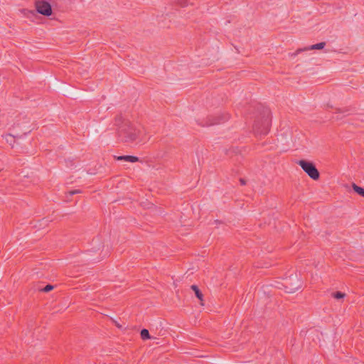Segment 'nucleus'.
Here are the masks:
<instances>
[{
	"mask_svg": "<svg viewBox=\"0 0 364 364\" xmlns=\"http://www.w3.org/2000/svg\"><path fill=\"white\" fill-rule=\"evenodd\" d=\"M297 164L311 179L314 181H318L319 179L320 173L312 161L301 159L297 162Z\"/></svg>",
	"mask_w": 364,
	"mask_h": 364,
	"instance_id": "obj_2",
	"label": "nucleus"
},
{
	"mask_svg": "<svg viewBox=\"0 0 364 364\" xmlns=\"http://www.w3.org/2000/svg\"><path fill=\"white\" fill-rule=\"evenodd\" d=\"M118 137L125 142H134L136 140L139 131L128 122H122L117 129Z\"/></svg>",
	"mask_w": 364,
	"mask_h": 364,
	"instance_id": "obj_1",
	"label": "nucleus"
},
{
	"mask_svg": "<svg viewBox=\"0 0 364 364\" xmlns=\"http://www.w3.org/2000/svg\"><path fill=\"white\" fill-rule=\"evenodd\" d=\"M299 288H300V286H299V285H297V286L294 288V290H298Z\"/></svg>",
	"mask_w": 364,
	"mask_h": 364,
	"instance_id": "obj_12",
	"label": "nucleus"
},
{
	"mask_svg": "<svg viewBox=\"0 0 364 364\" xmlns=\"http://www.w3.org/2000/svg\"><path fill=\"white\" fill-rule=\"evenodd\" d=\"M36 9L40 14L50 16L52 14V8L49 2L46 0H36L35 2Z\"/></svg>",
	"mask_w": 364,
	"mask_h": 364,
	"instance_id": "obj_3",
	"label": "nucleus"
},
{
	"mask_svg": "<svg viewBox=\"0 0 364 364\" xmlns=\"http://www.w3.org/2000/svg\"><path fill=\"white\" fill-rule=\"evenodd\" d=\"M140 335H141V338L143 340H146V339L150 338L149 333L147 329H142L141 331Z\"/></svg>",
	"mask_w": 364,
	"mask_h": 364,
	"instance_id": "obj_9",
	"label": "nucleus"
},
{
	"mask_svg": "<svg viewBox=\"0 0 364 364\" xmlns=\"http://www.w3.org/2000/svg\"><path fill=\"white\" fill-rule=\"evenodd\" d=\"M53 289V287L52 285L48 284V285H46V286L43 288V291H45V292H48V291H50V290H52Z\"/></svg>",
	"mask_w": 364,
	"mask_h": 364,
	"instance_id": "obj_10",
	"label": "nucleus"
},
{
	"mask_svg": "<svg viewBox=\"0 0 364 364\" xmlns=\"http://www.w3.org/2000/svg\"><path fill=\"white\" fill-rule=\"evenodd\" d=\"M191 289L193 291L196 297L198 299L200 305L204 306V296L198 286L192 285Z\"/></svg>",
	"mask_w": 364,
	"mask_h": 364,
	"instance_id": "obj_4",
	"label": "nucleus"
},
{
	"mask_svg": "<svg viewBox=\"0 0 364 364\" xmlns=\"http://www.w3.org/2000/svg\"><path fill=\"white\" fill-rule=\"evenodd\" d=\"M119 161H125L131 163H134L139 161V158L134 156H119L117 158Z\"/></svg>",
	"mask_w": 364,
	"mask_h": 364,
	"instance_id": "obj_5",
	"label": "nucleus"
},
{
	"mask_svg": "<svg viewBox=\"0 0 364 364\" xmlns=\"http://www.w3.org/2000/svg\"><path fill=\"white\" fill-rule=\"evenodd\" d=\"M78 193H80L79 190H75V191L70 192V195H73V194Z\"/></svg>",
	"mask_w": 364,
	"mask_h": 364,
	"instance_id": "obj_11",
	"label": "nucleus"
},
{
	"mask_svg": "<svg viewBox=\"0 0 364 364\" xmlns=\"http://www.w3.org/2000/svg\"><path fill=\"white\" fill-rule=\"evenodd\" d=\"M332 295L334 299H338V300L343 299L346 296L345 293L341 292V291H336V292L333 293Z\"/></svg>",
	"mask_w": 364,
	"mask_h": 364,
	"instance_id": "obj_8",
	"label": "nucleus"
},
{
	"mask_svg": "<svg viewBox=\"0 0 364 364\" xmlns=\"http://www.w3.org/2000/svg\"><path fill=\"white\" fill-rule=\"evenodd\" d=\"M353 191L360 195V196L364 198V188L362 187H360L355 184H353L352 186Z\"/></svg>",
	"mask_w": 364,
	"mask_h": 364,
	"instance_id": "obj_6",
	"label": "nucleus"
},
{
	"mask_svg": "<svg viewBox=\"0 0 364 364\" xmlns=\"http://www.w3.org/2000/svg\"><path fill=\"white\" fill-rule=\"evenodd\" d=\"M326 46L324 42H321L314 45L311 46L308 49L309 50H321Z\"/></svg>",
	"mask_w": 364,
	"mask_h": 364,
	"instance_id": "obj_7",
	"label": "nucleus"
}]
</instances>
